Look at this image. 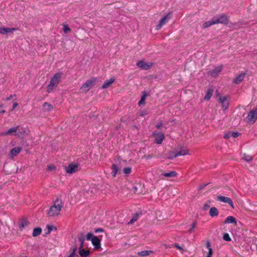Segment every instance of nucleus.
<instances>
[{"label": "nucleus", "mask_w": 257, "mask_h": 257, "mask_svg": "<svg viewBox=\"0 0 257 257\" xmlns=\"http://www.w3.org/2000/svg\"><path fill=\"white\" fill-rule=\"evenodd\" d=\"M63 205V204L62 201L57 198L55 200L54 205L50 208L48 212V215L49 216H55L59 214Z\"/></svg>", "instance_id": "1"}, {"label": "nucleus", "mask_w": 257, "mask_h": 257, "mask_svg": "<svg viewBox=\"0 0 257 257\" xmlns=\"http://www.w3.org/2000/svg\"><path fill=\"white\" fill-rule=\"evenodd\" d=\"M61 77V74L56 73L51 78L50 83L47 86V92H50L54 88L56 87L59 83Z\"/></svg>", "instance_id": "2"}, {"label": "nucleus", "mask_w": 257, "mask_h": 257, "mask_svg": "<svg viewBox=\"0 0 257 257\" xmlns=\"http://www.w3.org/2000/svg\"><path fill=\"white\" fill-rule=\"evenodd\" d=\"M98 81L96 78L92 77L87 80L80 88V90L82 92L87 93Z\"/></svg>", "instance_id": "3"}, {"label": "nucleus", "mask_w": 257, "mask_h": 257, "mask_svg": "<svg viewBox=\"0 0 257 257\" xmlns=\"http://www.w3.org/2000/svg\"><path fill=\"white\" fill-rule=\"evenodd\" d=\"M257 119V108L252 109L245 118V120L247 123L253 124Z\"/></svg>", "instance_id": "4"}, {"label": "nucleus", "mask_w": 257, "mask_h": 257, "mask_svg": "<svg viewBox=\"0 0 257 257\" xmlns=\"http://www.w3.org/2000/svg\"><path fill=\"white\" fill-rule=\"evenodd\" d=\"M215 24H221L223 25H227L229 21V17L225 14H222L219 17L213 18Z\"/></svg>", "instance_id": "5"}, {"label": "nucleus", "mask_w": 257, "mask_h": 257, "mask_svg": "<svg viewBox=\"0 0 257 257\" xmlns=\"http://www.w3.org/2000/svg\"><path fill=\"white\" fill-rule=\"evenodd\" d=\"M172 15V13L170 12L168 13L165 16H164L159 22V23L156 26V29L157 30H160L163 26L165 25L169 20L171 19Z\"/></svg>", "instance_id": "6"}, {"label": "nucleus", "mask_w": 257, "mask_h": 257, "mask_svg": "<svg viewBox=\"0 0 257 257\" xmlns=\"http://www.w3.org/2000/svg\"><path fill=\"white\" fill-rule=\"evenodd\" d=\"M65 170L68 174H73L79 170V165L76 163L69 164L66 167Z\"/></svg>", "instance_id": "7"}, {"label": "nucleus", "mask_w": 257, "mask_h": 257, "mask_svg": "<svg viewBox=\"0 0 257 257\" xmlns=\"http://www.w3.org/2000/svg\"><path fill=\"white\" fill-rule=\"evenodd\" d=\"M153 63L152 62H146L143 60L139 61L137 63V66L143 70H148L153 66Z\"/></svg>", "instance_id": "8"}, {"label": "nucleus", "mask_w": 257, "mask_h": 257, "mask_svg": "<svg viewBox=\"0 0 257 257\" xmlns=\"http://www.w3.org/2000/svg\"><path fill=\"white\" fill-rule=\"evenodd\" d=\"M217 200L220 202L228 203L232 208H234L233 202L232 200L229 197L219 195L217 196Z\"/></svg>", "instance_id": "9"}, {"label": "nucleus", "mask_w": 257, "mask_h": 257, "mask_svg": "<svg viewBox=\"0 0 257 257\" xmlns=\"http://www.w3.org/2000/svg\"><path fill=\"white\" fill-rule=\"evenodd\" d=\"M218 102L222 104V108L226 109L229 106V101L227 99L226 96H220L218 99Z\"/></svg>", "instance_id": "10"}, {"label": "nucleus", "mask_w": 257, "mask_h": 257, "mask_svg": "<svg viewBox=\"0 0 257 257\" xmlns=\"http://www.w3.org/2000/svg\"><path fill=\"white\" fill-rule=\"evenodd\" d=\"M153 136L155 137V143L157 144H161L165 138L163 133H153Z\"/></svg>", "instance_id": "11"}, {"label": "nucleus", "mask_w": 257, "mask_h": 257, "mask_svg": "<svg viewBox=\"0 0 257 257\" xmlns=\"http://www.w3.org/2000/svg\"><path fill=\"white\" fill-rule=\"evenodd\" d=\"M91 242L95 249L100 248V240L96 236H93L91 238Z\"/></svg>", "instance_id": "12"}, {"label": "nucleus", "mask_w": 257, "mask_h": 257, "mask_svg": "<svg viewBox=\"0 0 257 257\" xmlns=\"http://www.w3.org/2000/svg\"><path fill=\"white\" fill-rule=\"evenodd\" d=\"M18 131V127H14L10 128L8 131L2 132L0 134V136H8L16 133Z\"/></svg>", "instance_id": "13"}, {"label": "nucleus", "mask_w": 257, "mask_h": 257, "mask_svg": "<svg viewBox=\"0 0 257 257\" xmlns=\"http://www.w3.org/2000/svg\"><path fill=\"white\" fill-rule=\"evenodd\" d=\"M29 222L26 218H22L19 222V225L21 230L28 226Z\"/></svg>", "instance_id": "14"}, {"label": "nucleus", "mask_w": 257, "mask_h": 257, "mask_svg": "<svg viewBox=\"0 0 257 257\" xmlns=\"http://www.w3.org/2000/svg\"><path fill=\"white\" fill-rule=\"evenodd\" d=\"M222 69V66H219L213 70L209 71L210 75L213 77H216Z\"/></svg>", "instance_id": "15"}, {"label": "nucleus", "mask_w": 257, "mask_h": 257, "mask_svg": "<svg viewBox=\"0 0 257 257\" xmlns=\"http://www.w3.org/2000/svg\"><path fill=\"white\" fill-rule=\"evenodd\" d=\"M189 153V150L187 149H181L180 151L175 153L174 157H168L169 159H172L174 158H176L179 156H184L188 154Z\"/></svg>", "instance_id": "16"}, {"label": "nucleus", "mask_w": 257, "mask_h": 257, "mask_svg": "<svg viewBox=\"0 0 257 257\" xmlns=\"http://www.w3.org/2000/svg\"><path fill=\"white\" fill-rule=\"evenodd\" d=\"M17 28H0V34L5 35L9 33H12L14 31L17 30Z\"/></svg>", "instance_id": "17"}, {"label": "nucleus", "mask_w": 257, "mask_h": 257, "mask_svg": "<svg viewBox=\"0 0 257 257\" xmlns=\"http://www.w3.org/2000/svg\"><path fill=\"white\" fill-rule=\"evenodd\" d=\"M224 223L225 224H229V223H232L234 224V226L237 225V221L236 219L232 216H229L227 217L226 218V219L224 220Z\"/></svg>", "instance_id": "18"}, {"label": "nucleus", "mask_w": 257, "mask_h": 257, "mask_svg": "<svg viewBox=\"0 0 257 257\" xmlns=\"http://www.w3.org/2000/svg\"><path fill=\"white\" fill-rule=\"evenodd\" d=\"M18 131H17V134L15 135L18 136V137H23L26 135H27L28 133L26 131V130L24 128H21L19 126H18Z\"/></svg>", "instance_id": "19"}, {"label": "nucleus", "mask_w": 257, "mask_h": 257, "mask_svg": "<svg viewBox=\"0 0 257 257\" xmlns=\"http://www.w3.org/2000/svg\"><path fill=\"white\" fill-rule=\"evenodd\" d=\"M245 75V73H242L234 79L233 82L236 84L240 83L244 79Z\"/></svg>", "instance_id": "20"}, {"label": "nucleus", "mask_w": 257, "mask_h": 257, "mask_svg": "<svg viewBox=\"0 0 257 257\" xmlns=\"http://www.w3.org/2000/svg\"><path fill=\"white\" fill-rule=\"evenodd\" d=\"M114 80L115 79L114 78H111L110 79L106 80L102 85L101 88L102 89H106L108 88L110 85L114 81Z\"/></svg>", "instance_id": "21"}, {"label": "nucleus", "mask_w": 257, "mask_h": 257, "mask_svg": "<svg viewBox=\"0 0 257 257\" xmlns=\"http://www.w3.org/2000/svg\"><path fill=\"white\" fill-rule=\"evenodd\" d=\"M213 91L214 89L212 88L208 89L204 99L206 100H209L210 99L211 96L212 95Z\"/></svg>", "instance_id": "22"}, {"label": "nucleus", "mask_w": 257, "mask_h": 257, "mask_svg": "<svg viewBox=\"0 0 257 257\" xmlns=\"http://www.w3.org/2000/svg\"><path fill=\"white\" fill-rule=\"evenodd\" d=\"M22 148L15 147L11 150L10 153L12 157L17 156L21 151Z\"/></svg>", "instance_id": "23"}, {"label": "nucleus", "mask_w": 257, "mask_h": 257, "mask_svg": "<svg viewBox=\"0 0 257 257\" xmlns=\"http://www.w3.org/2000/svg\"><path fill=\"white\" fill-rule=\"evenodd\" d=\"M209 215L213 217L218 216V211L217 209L215 207H212L209 210Z\"/></svg>", "instance_id": "24"}, {"label": "nucleus", "mask_w": 257, "mask_h": 257, "mask_svg": "<svg viewBox=\"0 0 257 257\" xmlns=\"http://www.w3.org/2000/svg\"><path fill=\"white\" fill-rule=\"evenodd\" d=\"M79 254L81 256L87 257L90 254V251L82 248L79 249Z\"/></svg>", "instance_id": "25"}, {"label": "nucleus", "mask_w": 257, "mask_h": 257, "mask_svg": "<svg viewBox=\"0 0 257 257\" xmlns=\"http://www.w3.org/2000/svg\"><path fill=\"white\" fill-rule=\"evenodd\" d=\"M112 170L111 174L113 177H115L118 171V167L116 164H113L111 167Z\"/></svg>", "instance_id": "26"}, {"label": "nucleus", "mask_w": 257, "mask_h": 257, "mask_svg": "<svg viewBox=\"0 0 257 257\" xmlns=\"http://www.w3.org/2000/svg\"><path fill=\"white\" fill-rule=\"evenodd\" d=\"M43 108L45 111H49L53 109V106L51 104L45 102L43 104Z\"/></svg>", "instance_id": "27"}, {"label": "nucleus", "mask_w": 257, "mask_h": 257, "mask_svg": "<svg viewBox=\"0 0 257 257\" xmlns=\"http://www.w3.org/2000/svg\"><path fill=\"white\" fill-rule=\"evenodd\" d=\"M214 24H215V23H214V19L213 18L211 20L204 23L203 25V28H206L209 27L213 25H214Z\"/></svg>", "instance_id": "28"}, {"label": "nucleus", "mask_w": 257, "mask_h": 257, "mask_svg": "<svg viewBox=\"0 0 257 257\" xmlns=\"http://www.w3.org/2000/svg\"><path fill=\"white\" fill-rule=\"evenodd\" d=\"M42 232V229L40 227L35 228L33 230V236H37L40 235Z\"/></svg>", "instance_id": "29"}, {"label": "nucleus", "mask_w": 257, "mask_h": 257, "mask_svg": "<svg viewBox=\"0 0 257 257\" xmlns=\"http://www.w3.org/2000/svg\"><path fill=\"white\" fill-rule=\"evenodd\" d=\"M177 174L175 171H172L170 173H164L162 175L166 177H175Z\"/></svg>", "instance_id": "30"}, {"label": "nucleus", "mask_w": 257, "mask_h": 257, "mask_svg": "<svg viewBox=\"0 0 257 257\" xmlns=\"http://www.w3.org/2000/svg\"><path fill=\"white\" fill-rule=\"evenodd\" d=\"M152 252L151 251L144 250V251H142L139 252L138 253V254L141 256H145L146 255H148L150 254V252Z\"/></svg>", "instance_id": "31"}, {"label": "nucleus", "mask_w": 257, "mask_h": 257, "mask_svg": "<svg viewBox=\"0 0 257 257\" xmlns=\"http://www.w3.org/2000/svg\"><path fill=\"white\" fill-rule=\"evenodd\" d=\"M78 240L80 242V245L79 247V249L83 248V244H84V238L83 237H79Z\"/></svg>", "instance_id": "32"}, {"label": "nucleus", "mask_w": 257, "mask_h": 257, "mask_svg": "<svg viewBox=\"0 0 257 257\" xmlns=\"http://www.w3.org/2000/svg\"><path fill=\"white\" fill-rule=\"evenodd\" d=\"M146 96V94L145 92H144L143 95L141 97V100L139 102V105H141L142 104H145Z\"/></svg>", "instance_id": "33"}, {"label": "nucleus", "mask_w": 257, "mask_h": 257, "mask_svg": "<svg viewBox=\"0 0 257 257\" xmlns=\"http://www.w3.org/2000/svg\"><path fill=\"white\" fill-rule=\"evenodd\" d=\"M48 231L46 232V234H49L53 229L56 230V228L52 225H47V226Z\"/></svg>", "instance_id": "34"}, {"label": "nucleus", "mask_w": 257, "mask_h": 257, "mask_svg": "<svg viewBox=\"0 0 257 257\" xmlns=\"http://www.w3.org/2000/svg\"><path fill=\"white\" fill-rule=\"evenodd\" d=\"M132 168L130 167L125 168L123 169V172L125 174H130L131 172Z\"/></svg>", "instance_id": "35"}, {"label": "nucleus", "mask_w": 257, "mask_h": 257, "mask_svg": "<svg viewBox=\"0 0 257 257\" xmlns=\"http://www.w3.org/2000/svg\"><path fill=\"white\" fill-rule=\"evenodd\" d=\"M77 250V247L76 245H74L72 248V252L69 255H74L78 256V255L76 254V251Z\"/></svg>", "instance_id": "36"}, {"label": "nucleus", "mask_w": 257, "mask_h": 257, "mask_svg": "<svg viewBox=\"0 0 257 257\" xmlns=\"http://www.w3.org/2000/svg\"><path fill=\"white\" fill-rule=\"evenodd\" d=\"M63 30L65 33H67L71 31L68 25H64Z\"/></svg>", "instance_id": "37"}, {"label": "nucleus", "mask_w": 257, "mask_h": 257, "mask_svg": "<svg viewBox=\"0 0 257 257\" xmlns=\"http://www.w3.org/2000/svg\"><path fill=\"white\" fill-rule=\"evenodd\" d=\"M223 238L224 240H225V241H230L231 240V238L229 235V234L228 233H225L224 235H223Z\"/></svg>", "instance_id": "38"}, {"label": "nucleus", "mask_w": 257, "mask_h": 257, "mask_svg": "<svg viewBox=\"0 0 257 257\" xmlns=\"http://www.w3.org/2000/svg\"><path fill=\"white\" fill-rule=\"evenodd\" d=\"M196 225H197V223H196V222H194L193 223H192L191 224V228H190V229H189V232L190 233L192 232V231H193V229L196 227Z\"/></svg>", "instance_id": "39"}, {"label": "nucleus", "mask_w": 257, "mask_h": 257, "mask_svg": "<svg viewBox=\"0 0 257 257\" xmlns=\"http://www.w3.org/2000/svg\"><path fill=\"white\" fill-rule=\"evenodd\" d=\"M47 170L48 171H53L56 170V167L54 165H50L47 166Z\"/></svg>", "instance_id": "40"}, {"label": "nucleus", "mask_w": 257, "mask_h": 257, "mask_svg": "<svg viewBox=\"0 0 257 257\" xmlns=\"http://www.w3.org/2000/svg\"><path fill=\"white\" fill-rule=\"evenodd\" d=\"M93 234L91 232L88 233L86 235V239L89 240H91L92 237H93Z\"/></svg>", "instance_id": "41"}, {"label": "nucleus", "mask_w": 257, "mask_h": 257, "mask_svg": "<svg viewBox=\"0 0 257 257\" xmlns=\"http://www.w3.org/2000/svg\"><path fill=\"white\" fill-rule=\"evenodd\" d=\"M174 245L175 247L177 248L178 249L181 250L182 252L184 251V249H183V248L181 246H180L178 244L175 243Z\"/></svg>", "instance_id": "42"}, {"label": "nucleus", "mask_w": 257, "mask_h": 257, "mask_svg": "<svg viewBox=\"0 0 257 257\" xmlns=\"http://www.w3.org/2000/svg\"><path fill=\"white\" fill-rule=\"evenodd\" d=\"M230 137H231V132H229L228 133L225 134L223 137L224 139H228L229 138H230Z\"/></svg>", "instance_id": "43"}, {"label": "nucleus", "mask_w": 257, "mask_h": 257, "mask_svg": "<svg viewBox=\"0 0 257 257\" xmlns=\"http://www.w3.org/2000/svg\"><path fill=\"white\" fill-rule=\"evenodd\" d=\"M231 137H232L233 138H237V137L239 136V134L237 132H233V133L231 132Z\"/></svg>", "instance_id": "44"}, {"label": "nucleus", "mask_w": 257, "mask_h": 257, "mask_svg": "<svg viewBox=\"0 0 257 257\" xmlns=\"http://www.w3.org/2000/svg\"><path fill=\"white\" fill-rule=\"evenodd\" d=\"M212 253L213 251L212 248H209V250H208V255L207 257H212Z\"/></svg>", "instance_id": "45"}, {"label": "nucleus", "mask_w": 257, "mask_h": 257, "mask_svg": "<svg viewBox=\"0 0 257 257\" xmlns=\"http://www.w3.org/2000/svg\"><path fill=\"white\" fill-rule=\"evenodd\" d=\"M153 157L152 155H145L143 156V158H146V159H151Z\"/></svg>", "instance_id": "46"}, {"label": "nucleus", "mask_w": 257, "mask_h": 257, "mask_svg": "<svg viewBox=\"0 0 257 257\" xmlns=\"http://www.w3.org/2000/svg\"><path fill=\"white\" fill-rule=\"evenodd\" d=\"M210 207V204L208 203H206L204 205V209L206 210Z\"/></svg>", "instance_id": "47"}, {"label": "nucleus", "mask_w": 257, "mask_h": 257, "mask_svg": "<svg viewBox=\"0 0 257 257\" xmlns=\"http://www.w3.org/2000/svg\"><path fill=\"white\" fill-rule=\"evenodd\" d=\"M103 229L101 228H97L95 230V233H97V232H103Z\"/></svg>", "instance_id": "48"}, {"label": "nucleus", "mask_w": 257, "mask_h": 257, "mask_svg": "<svg viewBox=\"0 0 257 257\" xmlns=\"http://www.w3.org/2000/svg\"><path fill=\"white\" fill-rule=\"evenodd\" d=\"M206 247H207L208 250H209V248H211L210 243L208 241H207L206 242Z\"/></svg>", "instance_id": "49"}, {"label": "nucleus", "mask_w": 257, "mask_h": 257, "mask_svg": "<svg viewBox=\"0 0 257 257\" xmlns=\"http://www.w3.org/2000/svg\"><path fill=\"white\" fill-rule=\"evenodd\" d=\"M136 221H137V219L136 218H132L130 221L128 222V224H132L134 222H135Z\"/></svg>", "instance_id": "50"}, {"label": "nucleus", "mask_w": 257, "mask_h": 257, "mask_svg": "<svg viewBox=\"0 0 257 257\" xmlns=\"http://www.w3.org/2000/svg\"><path fill=\"white\" fill-rule=\"evenodd\" d=\"M14 96H15V95H11L9 97H8L6 98V100L7 101H9V100H10Z\"/></svg>", "instance_id": "51"}, {"label": "nucleus", "mask_w": 257, "mask_h": 257, "mask_svg": "<svg viewBox=\"0 0 257 257\" xmlns=\"http://www.w3.org/2000/svg\"><path fill=\"white\" fill-rule=\"evenodd\" d=\"M207 185V184H205L204 185H201L199 187L198 190H202L205 186H206Z\"/></svg>", "instance_id": "52"}, {"label": "nucleus", "mask_w": 257, "mask_h": 257, "mask_svg": "<svg viewBox=\"0 0 257 257\" xmlns=\"http://www.w3.org/2000/svg\"><path fill=\"white\" fill-rule=\"evenodd\" d=\"M18 103H17V102L14 103L13 104V108L11 110H14L18 106Z\"/></svg>", "instance_id": "53"}, {"label": "nucleus", "mask_w": 257, "mask_h": 257, "mask_svg": "<svg viewBox=\"0 0 257 257\" xmlns=\"http://www.w3.org/2000/svg\"><path fill=\"white\" fill-rule=\"evenodd\" d=\"M175 153L173 152H170L169 153V155L168 157H174V155H175Z\"/></svg>", "instance_id": "54"}, {"label": "nucleus", "mask_w": 257, "mask_h": 257, "mask_svg": "<svg viewBox=\"0 0 257 257\" xmlns=\"http://www.w3.org/2000/svg\"><path fill=\"white\" fill-rule=\"evenodd\" d=\"M162 123H159V124H157L156 125V127H157V128H160L161 127V126H162Z\"/></svg>", "instance_id": "55"}, {"label": "nucleus", "mask_w": 257, "mask_h": 257, "mask_svg": "<svg viewBox=\"0 0 257 257\" xmlns=\"http://www.w3.org/2000/svg\"><path fill=\"white\" fill-rule=\"evenodd\" d=\"M139 217V214L136 213L134 215V216H133V218H136L137 220L138 219V218Z\"/></svg>", "instance_id": "56"}, {"label": "nucleus", "mask_w": 257, "mask_h": 257, "mask_svg": "<svg viewBox=\"0 0 257 257\" xmlns=\"http://www.w3.org/2000/svg\"><path fill=\"white\" fill-rule=\"evenodd\" d=\"M145 113L142 112V113L140 114V115H141V116H144V115H145Z\"/></svg>", "instance_id": "57"}, {"label": "nucleus", "mask_w": 257, "mask_h": 257, "mask_svg": "<svg viewBox=\"0 0 257 257\" xmlns=\"http://www.w3.org/2000/svg\"><path fill=\"white\" fill-rule=\"evenodd\" d=\"M76 255H69L68 257H75Z\"/></svg>", "instance_id": "58"}, {"label": "nucleus", "mask_w": 257, "mask_h": 257, "mask_svg": "<svg viewBox=\"0 0 257 257\" xmlns=\"http://www.w3.org/2000/svg\"><path fill=\"white\" fill-rule=\"evenodd\" d=\"M1 113H5L6 111L5 110H3L2 111H1Z\"/></svg>", "instance_id": "59"}, {"label": "nucleus", "mask_w": 257, "mask_h": 257, "mask_svg": "<svg viewBox=\"0 0 257 257\" xmlns=\"http://www.w3.org/2000/svg\"><path fill=\"white\" fill-rule=\"evenodd\" d=\"M3 106L2 104H0V107Z\"/></svg>", "instance_id": "60"}, {"label": "nucleus", "mask_w": 257, "mask_h": 257, "mask_svg": "<svg viewBox=\"0 0 257 257\" xmlns=\"http://www.w3.org/2000/svg\"><path fill=\"white\" fill-rule=\"evenodd\" d=\"M1 113V111H0V114Z\"/></svg>", "instance_id": "61"}]
</instances>
